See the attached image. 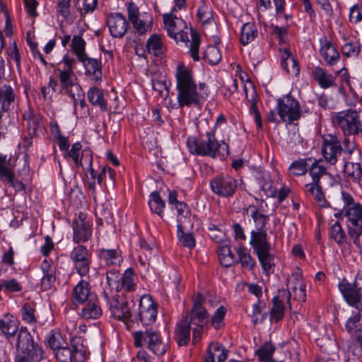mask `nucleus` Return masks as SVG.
<instances>
[{"label": "nucleus", "mask_w": 362, "mask_h": 362, "mask_svg": "<svg viewBox=\"0 0 362 362\" xmlns=\"http://www.w3.org/2000/svg\"><path fill=\"white\" fill-rule=\"evenodd\" d=\"M19 320L10 313L0 318V331L7 340L17 335L13 362H40L45 356L42 347L25 326L19 328Z\"/></svg>", "instance_id": "1"}, {"label": "nucleus", "mask_w": 362, "mask_h": 362, "mask_svg": "<svg viewBox=\"0 0 362 362\" xmlns=\"http://www.w3.org/2000/svg\"><path fill=\"white\" fill-rule=\"evenodd\" d=\"M175 78L179 107L201 105L203 96L198 90L192 70L184 63H180L177 66Z\"/></svg>", "instance_id": "2"}, {"label": "nucleus", "mask_w": 362, "mask_h": 362, "mask_svg": "<svg viewBox=\"0 0 362 362\" xmlns=\"http://www.w3.org/2000/svg\"><path fill=\"white\" fill-rule=\"evenodd\" d=\"M186 144L189 152L194 156L216 158L229 155L228 145L224 141L216 139L214 129L206 132L205 134L199 132L198 136H189Z\"/></svg>", "instance_id": "3"}, {"label": "nucleus", "mask_w": 362, "mask_h": 362, "mask_svg": "<svg viewBox=\"0 0 362 362\" xmlns=\"http://www.w3.org/2000/svg\"><path fill=\"white\" fill-rule=\"evenodd\" d=\"M339 289L346 303L358 310V313L349 318L345 327L356 339L362 330V279H356L353 284L344 279L339 283Z\"/></svg>", "instance_id": "4"}, {"label": "nucleus", "mask_w": 362, "mask_h": 362, "mask_svg": "<svg viewBox=\"0 0 362 362\" xmlns=\"http://www.w3.org/2000/svg\"><path fill=\"white\" fill-rule=\"evenodd\" d=\"M341 199L343 202L344 216L346 218L348 235L353 240L354 244L360 247V236L362 235V205L356 202L353 196L345 191H341Z\"/></svg>", "instance_id": "5"}, {"label": "nucleus", "mask_w": 362, "mask_h": 362, "mask_svg": "<svg viewBox=\"0 0 362 362\" xmlns=\"http://www.w3.org/2000/svg\"><path fill=\"white\" fill-rule=\"evenodd\" d=\"M76 64V61L74 58H71L68 54H65L54 69V74H57L59 79L60 88L59 93L60 94L74 97L72 90H75L78 95L82 94V88L76 81V78L74 72Z\"/></svg>", "instance_id": "6"}, {"label": "nucleus", "mask_w": 362, "mask_h": 362, "mask_svg": "<svg viewBox=\"0 0 362 362\" xmlns=\"http://www.w3.org/2000/svg\"><path fill=\"white\" fill-rule=\"evenodd\" d=\"M134 345L136 348L146 347L158 356H163L167 351V346L162 339L158 330L152 327H146L132 333Z\"/></svg>", "instance_id": "7"}, {"label": "nucleus", "mask_w": 362, "mask_h": 362, "mask_svg": "<svg viewBox=\"0 0 362 362\" xmlns=\"http://www.w3.org/2000/svg\"><path fill=\"white\" fill-rule=\"evenodd\" d=\"M335 127L339 129L344 136L362 134V122L359 112L351 108L336 112L332 117Z\"/></svg>", "instance_id": "8"}, {"label": "nucleus", "mask_w": 362, "mask_h": 362, "mask_svg": "<svg viewBox=\"0 0 362 362\" xmlns=\"http://www.w3.org/2000/svg\"><path fill=\"white\" fill-rule=\"evenodd\" d=\"M310 176L312 177V182L304 185V192L313 197V199L323 206L326 202L325 194L322 192V187L320 183V179L327 175V168L319 164V160L313 158L308 171Z\"/></svg>", "instance_id": "9"}, {"label": "nucleus", "mask_w": 362, "mask_h": 362, "mask_svg": "<svg viewBox=\"0 0 362 362\" xmlns=\"http://www.w3.org/2000/svg\"><path fill=\"white\" fill-rule=\"evenodd\" d=\"M244 211L250 213L256 227L255 230L250 232V243L259 242L260 241L259 240L264 241V239L269 240L266 226L269 222V216L261 212L260 210L253 204H250L246 209H244Z\"/></svg>", "instance_id": "10"}, {"label": "nucleus", "mask_w": 362, "mask_h": 362, "mask_svg": "<svg viewBox=\"0 0 362 362\" xmlns=\"http://www.w3.org/2000/svg\"><path fill=\"white\" fill-rule=\"evenodd\" d=\"M136 301H139V310L134 320L140 321L144 325H149L156 320L158 305L149 294L141 296L138 295Z\"/></svg>", "instance_id": "11"}, {"label": "nucleus", "mask_w": 362, "mask_h": 362, "mask_svg": "<svg viewBox=\"0 0 362 362\" xmlns=\"http://www.w3.org/2000/svg\"><path fill=\"white\" fill-rule=\"evenodd\" d=\"M276 109L278 115L284 122L292 124L301 117L299 103L290 94L278 99Z\"/></svg>", "instance_id": "12"}, {"label": "nucleus", "mask_w": 362, "mask_h": 362, "mask_svg": "<svg viewBox=\"0 0 362 362\" xmlns=\"http://www.w3.org/2000/svg\"><path fill=\"white\" fill-rule=\"evenodd\" d=\"M175 12L164 13L163 20L168 35L175 41L187 42L189 41L187 33L185 30L187 28L186 22L175 14Z\"/></svg>", "instance_id": "13"}, {"label": "nucleus", "mask_w": 362, "mask_h": 362, "mask_svg": "<svg viewBox=\"0 0 362 362\" xmlns=\"http://www.w3.org/2000/svg\"><path fill=\"white\" fill-rule=\"evenodd\" d=\"M128 298H131V302L128 300L120 298L119 296L112 297L109 300L108 305L111 316L116 320L125 322L127 328L129 329L128 321L133 316L130 304H132L133 306L135 305V298L132 294Z\"/></svg>", "instance_id": "14"}, {"label": "nucleus", "mask_w": 362, "mask_h": 362, "mask_svg": "<svg viewBox=\"0 0 362 362\" xmlns=\"http://www.w3.org/2000/svg\"><path fill=\"white\" fill-rule=\"evenodd\" d=\"M259 242L250 243L254 253L257 255L263 272L267 275L274 271V257L270 252L272 245L269 240H259Z\"/></svg>", "instance_id": "15"}, {"label": "nucleus", "mask_w": 362, "mask_h": 362, "mask_svg": "<svg viewBox=\"0 0 362 362\" xmlns=\"http://www.w3.org/2000/svg\"><path fill=\"white\" fill-rule=\"evenodd\" d=\"M11 159L6 155L0 153V180L12 187L16 193H26V185L18 179H15L14 168L11 166Z\"/></svg>", "instance_id": "16"}, {"label": "nucleus", "mask_w": 362, "mask_h": 362, "mask_svg": "<svg viewBox=\"0 0 362 362\" xmlns=\"http://www.w3.org/2000/svg\"><path fill=\"white\" fill-rule=\"evenodd\" d=\"M238 185V180L228 175H217L210 181L211 191L223 197H232L237 189Z\"/></svg>", "instance_id": "17"}, {"label": "nucleus", "mask_w": 362, "mask_h": 362, "mask_svg": "<svg viewBox=\"0 0 362 362\" xmlns=\"http://www.w3.org/2000/svg\"><path fill=\"white\" fill-rule=\"evenodd\" d=\"M73 241L75 243H86L92 235V223L87 219V215L80 211L72 223Z\"/></svg>", "instance_id": "18"}, {"label": "nucleus", "mask_w": 362, "mask_h": 362, "mask_svg": "<svg viewBox=\"0 0 362 362\" xmlns=\"http://www.w3.org/2000/svg\"><path fill=\"white\" fill-rule=\"evenodd\" d=\"M56 359L59 362H83L86 360V351L82 344H71L69 346H61L54 351Z\"/></svg>", "instance_id": "19"}, {"label": "nucleus", "mask_w": 362, "mask_h": 362, "mask_svg": "<svg viewBox=\"0 0 362 362\" xmlns=\"http://www.w3.org/2000/svg\"><path fill=\"white\" fill-rule=\"evenodd\" d=\"M291 297L290 291L284 288L278 290V294L272 299V308L270 310L271 322L276 323L283 320L286 310L284 301L290 305Z\"/></svg>", "instance_id": "20"}, {"label": "nucleus", "mask_w": 362, "mask_h": 362, "mask_svg": "<svg viewBox=\"0 0 362 362\" xmlns=\"http://www.w3.org/2000/svg\"><path fill=\"white\" fill-rule=\"evenodd\" d=\"M205 301L204 296L198 293L193 302L190 311L189 323L197 327H204L209 322V315L203 304Z\"/></svg>", "instance_id": "21"}, {"label": "nucleus", "mask_w": 362, "mask_h": 362, "mask_svg": "<svg viewBox=\"0 0 362 362\" xmlns=\"http://www.w3.org/2000/svg\"><path fill=\"white\" fill-rule=\"evenodd\" d=\"M341 151V144L337 136L329 134L323 139L322 153L327 162L332 165L335 164L337 161V156Z\"/></svg>", "instance_id": "22"}, {"label": "nucleus", "mask_w": 362, "mask_h": 362, "mask_svg": "<svg viewBox=\"0 0 362 362\" xmlns=\"http://www.w3.org/2000/svg\"><path fill=\"white\" fill-rule=\"evenodd\" d=\"M319 42V52L326 64L331 66L336 65L341 57L337 47L325 35L320 38Z\"/></svg>", "instance_id": "23"}, {"label": "nucleus", "mask_w": 362, "mask_h": 362, "mask_svg": "<svg viewBox=\"0 0 362 362\" xmlns=\"http://www.w3.org/2000/svg\"><path fill=\"white\" fill-rule=\"evenodd\" d=\"M110 35L115 38H122L129 28V23L124 16L120 13H112L107 20Z\"/></svg>", "instance_id": "24"}, {"label": "nucleus", "mask_w": 362, "mask_h": 362, "mask_svg": "<svg viewBox=\"0 0 362 362\" xmlns=\"http://www.w3.org/2000/svg\"><path fill=\"white\" fill-rule=\"evenodd\" d=\"M92 296L96 295L92 293L89 281L81 279L72 289L71 302L76 306L82 305L90 300Z\"/></svg>", "instance_id": "25"}, {"label": "nucleus", "mask_w": 362, "mask_h": 362, "mask_svg": "<svg viewBox=\"0 0 362 362\" xmlns=\"http://www.w3.org/2000/svg\"><path fill=\"white\" fill-rule=\"evenodd\" d=\"M281 57V66L292 76H297L300 74V65L296 57L291 52L288 48L279 49Z\"/></svg>", "instance_id": "26"}, {"label": "nucleus", "mask_w": 362, "mask_h": 362, "mask_svg": "<svg viewBox=\"0 0 362 362\" xmlns=\"http://www.w3.org/2000/svg\"><path fill=\"white\" fill-rule=\"evenodd\" d=\"M80 317L84 320H98L103 315L100 300L97 296H92L90 300L83 303Z\"/></svg>", "instance_id": "27"}, {"label": "nucleus", "mask_w": 362, "mask_h": 362, "mask_svg": "<svg viewBox=\"0 0 362 362\" xmlns=\"http://www.w3.org/2000/svg\"><path fill=\"white\" fill-rule=\"evenodd\" d=\"M99 259L106 266H119L123 262L122 251L119 246L115 248H100L98 250Z\"/></svg>", "instance_id": "28"}, {"label": "nucleus", "mask_w": 362, "mask_h": 362, "mask_svg": "<svg viewBox=\"0 0 362 362\" xmlns=\"http://www.w3.org/2000/svg\"><path fill=\"white\" fill-rule=\"evenodd\" d=\"M228 350L218 342L209 344L204 362H224L228 356Z\"/></svg>", "instance_id": "29"}, {"label": "nucleus", "mask_w": 362, "mask_h": 362, "mask_svg": "<svg viewBox=\"0 0 362 362\" xmlns=\"http://www.w3.org/2000/svg\"><path fill=\"white\" fill-rule=\"evenodd\" d=\"M311 75L320 87L323 89L331 88L335 85V77L321 66H313L311 69Z\"/></svg>", "instance_id": "30"}, {"label": "nucleus", "mask_w": 362, "mask_h": 362, "mask_svg": "<svg viewBox=\"0 0 362 362\" xmlns=\"http://www.w3.org/2000/svg\"><path fill=\"white\" fill-rule=\"evenodd\" d=\"M81 62L86 69V74L90 77L91 80L95 81H100L103 76L102 63L100 60L94 58L85 57Z\"/></svg>", "instance_id": "31"}, {"label": "nucleus", "mask_w": 362, "mask_h": 362, "mask_svg": "<svg viewBox=\"0 0 362 362\" xmlns=\"http://www.w3.org/2000/svg\"><path fill=\"white\" fill-rule=\"evenodd\" d=\"M16 93L9 85L0 86V107L2 111H11L15 107Z\"/></svg>", "instance_id": "32"}, {"label": "nucleus", "mask_w": 362, "mask_h": 362, "mask_svg": "<svg viewBox=\"0 0 362 362\" xmlns=\"http://www.w3.org/2000/svg\"><path fill=\"white\" fill-rule=\"evenodd\" d=\"M190 323L187 320H181L177 323L174 339L179 346H187L190 341Z\"/></svg>", "instance_id": "33"}, {"label": "nucleus", "mask_w": 362, "mask_h": 362, "mask_svg": "<svg viewBox=\"0 0 362 362\" xmlns=\"http://www.w3.org/2000/svg\"><path fill=\"white\" fill-rule=\"evenodd\" d=\"M23 121L27 122L26 130L29 135H36L37 131L42 122V115L36 113L33 109L28 108L22 115Z\"/></svg>", "instance_id": "34"}, {"label": "nucleus", "mask_w": 362, "mask_h": 362, "mask_svg": "<svg viewBox=\"0 0 362 362\" xmlns=\"http://www.w3.org/2000/svg\"><path fill=\"white\" fill-rule=\"evenodd\" d=\"M41 269L43 272L41 286L44 291L49 290L54 286L56 281V268L50 264L47 260L45 259L42 262Z\"/></svg>", "instance_id": "35"}, {"label": "nucleus", "mask_w": 362, "mask_h": 362, "mask_svg": "<svg viewBox=\"0 0 362 362\" xmlns=\"http://www.w3.org/2000/svg\"><path fill=\"white\" fill-rule=\"evenodd\" d=\"M312 161V157L300 158L293 160L288 168V176L290 177H294L305 175L308 171L310 164Z\"/></svg>", "instance_id": "36"}, {"label": "nucleus", "mask_w": 362, "mask_h": 362, "mask_svg": "<svg viewBox=\"0 0 362 362\" xmlns=\"http://www.w3.org/2000/svg\"><path fill=\"white\" fill-rule=\"evenodd\" d=\"M131 23L139 35H146L152 30L153 17L151 13L144 12L136 20L132 21Z\"/></svg>", "instance_id": "37"}, {"label": "nucleus", "mask_w": 362, "mask_h": 362, "mask_svg": "<svg viewBox=\"0 0 362 362\" xmlns=\"http://www.w3.org/2000/svg\"><path fill=\"white\" fill-rule=\"evenodd\" d=\"M258 34L257 26L254 22L245 23L240 30V42L245 46L256 39Z\"/></svg>", "instance_id": "38"}, {"label": "nucleus", "mask_w": 362, "mask_h": 362, "mask_svg": "<svg viewBox=\"0 0 362 362\" xmlns=\"http://www.w3.org/2000/svg\"><path fill=\"white\" fill-rule=\"evenodd\" d=\"M87 97L89 102L98 106L103 112L107 110V103L104 98V93L102 90L97 87L90 88L87 93Z\"/></svg>", "instance_id": "39"}, {"label": "nucleus", "mask_w": 362, "mask_h": 362, "mask_svg": "<svg viewBox=\"0 0 362 362\" xmlns=\"http://www.w3.org/2000/svg\"><path fill=\"white\" fill-rule=\"evenodd\" d=\"M329 234L330 238L333 239L341 248H343L348 244L347 236L339 221H336L330 226Z\"/></svg>", "instance_id": "40"}, {"label": "nucleus", "mask_w": 362, "mask_h": 362, "mask_svg": "<svg viewBox=\"0 0 362 362\" xmlns=\"http://www.w3.org/2000/svg\"><path fill=\"white\" fill-rule=\"evenodd\" d=\"M146 50L148 53L156 57L161 56L165 51V47L159 35L154 34L150 36L146 43Z\"/></svg>", "instance_id": "41"}, {"label": "nucleus", "mask_w": 362, "mask_h": 362, "mask_svg": "<svg viewBox=\"0 0 362 362\" xmlns=\"http://www.w3.org/2000/svg\"><path fill=\"white\" fill-rule=\"evenodd\" d=\"M134 272L132 268H128L121 276L119 282V291L124 290L127 292L134 291L136 287L134 279Z\"/></svg>", "instance_id": "42"}, {"label": "nucleus", "mask_w": 362, "mask_h": 362, "mask_svg": "<svg viewBox=\"0 0 362 362\" xmlns=\"http://www.w3.org/2000/svg\"><path fill=\"white\" fill-rule=\"evenodd\" d=\"M83 158H87L88 162V168L87 173L89 174L90 177H88V187L92 193H95L96 191V182L95 180L98 175V171L93 167V156L90 151L83 150Z\"/></svg>", "instance_id": "43"}, {"label": "nucleus", "mask_w": 362, "mask_h": 362, "mask_svg": "<svg viewBox=\"0 0 362 362\" xmlns=\"http://www.w3.org/2000/svg\"><path fill=\"white\" fill-rule=\"evenodd\" d=\"M275 350V346L267 341L255 351V355L258 356L259 362H276L272 360Z\"/></svg>", "instance_id": "44"}, {"label": "nucleus", "mask_w": 362, "mask_h": 362, "mask_svg": "<svg viewBox=\"0 0 362 362\" xmlns=\"http://www.w3.org/2000/svg\"><path fill=\"white\" fill-rule=\"evenodd\" d=\"M86 42L81 35H74L71 42V48L78 61H83L87 55L86 52Z\"/></svg>", "instance_id": "45"}, {"label": "nucleus", "mask_w": 362, "mask_h": 362, "mask_svg": "<svg viewBox=\"0 0 362 362\" xmlns=\"http://www.w3.org/2000/svg\"><path fill=\"white\" fill-rule=\"evenodd\" d=\"M218 257L221 265L225 267H229L238 262L228 245H222L219 247Z\"/></svg>", "instance_id": "46"}, {"label": "nucleus", "mask_w": 362, "mask_h": 362, "mask_svg": "<svg viewBox=\"0 0 362 362\" xmlns=\"http://www.w3.org/2000/svg\"><path fill=\"white\" fill-rule=\"evenodd\" d=\"M148 206L151 211L158 214L160 217H163V212L165 204L157 191L151 193L148 200Z\"/></svg>", "instance_id": "47"}, {"label": "nucleus", "mask_w": 362, "mask_h": 362, "mask_svg": "<svg viewBox=\"0 0 362 362\" xmlns=\"http://www.w3.org/2000/svg\"><path fill=\"white\" fill-rule=\"evenodd\" d=\"M177 228V236L182 245L184 247H187L189 249L194 248L196 245L194 237L193 236L192 233H185L184 232V227L181 219H178Z\"/></svg>", "instance_id": "48"}, {"label": "nucleus", "mask_w": 362, "mask_h": 362, "mask_svg": "<svg viewBox=\"0 0 362 362\" xmlns=\"http://www.w3.org/2000/svg\"><path fill=\"white\" fill-rule=\"evenodd\" d=\"M190 33L191 41L189 42V55L194 62H198L200 59V57L199 54V46L201 42L200 36L199 33L192 28H190Z\"/></svg>", "instance_id": "49"}, {"label": "nucleus", "mask_w": 362, "mask_h": 362, "mask_svg": "<svg viewBox=\"0 0 362 362\" xmlns=\"http://www.w3.org/2000/svg\"><path fill=\"white\" fill-rule=\"evenodd\" d=\"M237 253L239 258L238 261L241 263L243 267L248 270H252L255 267L256 264L255 259L247 251L245 247H240L237 250Z\"/></svg>", "instance_id": "50"}, {"label": "nucleus", "mask_w": 362, "mask_h": 362, "mask_svg": "<svg viewBox=\"0 0 362 362\" xmlns=\"http://www.w3.org/2000/svg\"><path fill=\"white\" fill-rule=\"evenodd\" d=\"M35 313V304L33 303H25L21 309L23 321L29 325L36 324L37 320Z\"/></svg>", "instance_id": "51"}, {"label": "nucleus", "mask_w": 362, "mask_h": 362, "mask_svg": "<svg viewBox=\"0 0 362 362\" xmlns=\"http://www.w3.org/2000/svg\"><path fill=\"white\" fill-rule=\"evenodd\" d=\"M226 313L227 308L223 305L219 306L212 315L211 318H209V322H210L211 325L215 329L218 330L221 329L224 326V319Z\"/></svg>", "instance_id": "52"}, {"label": "nucleus", "mask_w": 362, "mask_h": 362, "mask_svg": "<svg viewBox=\"0 0 362 362\" xmlns=\"http://www.w3.org/2000/svg\"><path fill=\"white\" fill-rule=\"evenodd\" d=\"M221 53L216 46L210 45L206 49L203 59L211 65H216L221 60Z\"/></svg>", "instance_id": "53"}, {"label": "nucleus", "mask_w": 362, "mask_h": 362, "mask_svg": "<svg viewBox=\"0 0 362 362\" xmlns=\"http://www.w3.org/2000/svg\"><path fill=\"white\" fill-rule=\"evenodd\" d=\"M70 259L73 264L82 260H88L91 259V255L87 250L86 247L78 245L75 247L70 253Z\"/></svg>", "instance_id": "54"}, {"label": "nucleus", "mask_w": 362, "mask_h": 362, "mask_svg": "<svg viewBox=\"0 0 362 362\" xmlns=\"http://www.w3.org/2000/svg\"><path fill=\"white\" fill-rule=\"evenodd\" d=\"M344 171L347 177L353 180H358L362 175L361 163L354 162H346L344 166Z\"/></svg>", "instance_id": "55"}, {"label": "nucleus", "mask_w": 362, "mask_h": 362, "mask_svg": "<svg viewBox=\"0 0 362 362\" xmlns=\"http://www.w3.org/2000/svg\"><path fill=\"white\" fill-rule=\"evenodd\" d=\"M121 275L119 270L112 269L106 272V281L110 289L119 292Z\"/></svg>", "instance_id": "56"}, {"label": "nucleus", "mask_w": 362, "mask_h": 362, "mask_svg": "<svg viewBox=\"0 0 362 362\" xmlns=\"http://www.w3.org/2000/svg\"><path fill=\"white\" fill-rule=\"evenodd\" d=\"M82 145L80 142H76L72 146L71 149L67 151H64V157H70L72 158L74 163L76 166L82 165V160L86 159L87 158H83V156L80 157V151L81 150Z\"/></svg>", "instance_id": "57"}, {"label": "nucleus", "mask_w": 362, "mask_h": 362, "mask_svg": "<svg viewBox=\"0 0 362 362\" xmlns=\"http://www.w3.org/2000/svg\"><path fill=\"white\" fill-rule=\"evenodd\" d=\"M341 52L346 58L358 57L361 52V45L357 41L346 42L341 47Z\"/></svg>", "instance_id": "58"}, {"label": "nucleus", "mask_w": 362, "mask_h": 362, "mask_svg": "<svg viewBox=\"0 0 362 362\" xmlns=\"http://www.w3.org/2000/svg\"><path fill=\"white\" fill-rule=\"evenodd\" d=\"M47 346L54 351L62 346L63 337L61 333L52 330L47 334L46 337Z\"/></svg>", "instance_id": "59"}, {"label": "nucleus", "mask_w": 362, "mask_h": 362, "mask_svg": "<svg viewBox=\"0 0 362 362\" xmlns=\"http://www.w3.org/2000/svg\"><path fill=\"white\" fill-rule=\"evenodd\" d=\"M98 0H76L75 6L81 14L92 12L96 7Z\"/></svg>", "instance_id": "60"}, {"label": "nucleus", "mask_w": 362, "mask_h": 362, "mask_svg": "<svg viewBox=\"0 0 362 362\" xmlns=\"http://www.w3.org/2000/svg\"><path fill=\"white\" fill-rule=\"evenodd\" d=\"M301 272L298 269L297 272L292 273L291 276L287 279L286 290H291L292 292H296L300 284H305L302 280Z\"/></svg>", "instance_id": "61"}, {"label": "nucleus", "mask_w": 362, "mask_h": 362, "mask_svg": "<svg viewBox=\"0 0 362 362\" xmlns=\"http://www.w3.org/2000/svg\"><path fill=\"white\" fill-rule=\"evenodd\" d=\"M174 207L177 211V222L178 219H181L182 223H183L186 219H189L190 218L191 210L185 202H180L179 203H177Z\"/></svg>", "instance_id": "62"}, {"label": "nucleus", "mask_w": 362, "mask_h": 362, "mask_svg": "<svg viewBox=\"0 0 362 362\" xmlns=\"http://www.w3.org/2000/svg\"><path fill=\"white\" fill-rule=\"evenodd\" d=\"M5 293H17L23 290L22 284L16 279L2 280Z\"/></svg>", "instance_id": "63"}, {"label": "nucleus", "mask_w": 362, "mask_h": 362, "mask_svg": "<svg viewBox=\"0 0 362 362\" xmlns=\"http://www.w3.org/2000/svg\"><path fill=\"white\" fill-rule=\"evenodd\" d=\"M70 6L71 0H57V13L64 19H67L70 16Z\"/></svg>", "instance_id": "64"}]
</instances>
